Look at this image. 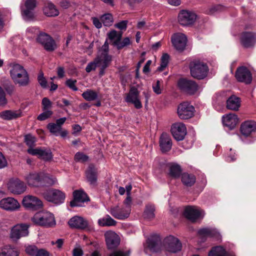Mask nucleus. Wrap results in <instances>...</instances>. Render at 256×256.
<instances>
[{
	"label": "nucleus",
	"instance_id": "nucleus-1",
	"mask_svg": "<svg viewBox=\"0 0 256 256\" xmlns=\"http://www.w3.org/2000/svg\"><path fill=\"white\" fill-rule=\"evenodd\" d=\"M10 74L14 82L20 86H26L29 83L28 73L20 64H14L10 70Z\"/></svg>",
	"mask_w": 256,
	"mask_h": 256
},
{
	"label": "nucleus",
	"instance_id": "nucleus-2",
	"mask_svg": "<svg viewBox=\"0 0 256 256\" xmlns=\"http://www.w3.org/2000/svg\"><path fill=\"white\" fill-rule=\"evenodd\" d=\"M32 221L35 224L46 227L53 226L56 224L54 215L48 212H36L32 218Z\"/></svg>",
	"mask_w": 256,
	"mask_h": 256
},
{
	"label": "nucleus",
	"instance_id": "nucleus-3",
	"mask_svg": "<svg viewBox=\"0 0 256 256\" xmlns=\"http://www.w3.org/2000/svg\"><path fill=\"white\" fill-rule=\"evenodd\" d=\"M182 244L176 237L170 235L163 240L162 250L166 252L175 254L180 252Z\"/></svg>",
	"mask_w": 256,
	"mask_h": 256
},
{
	"label": "nucleus",
	"instance_id": "nucleus-4",
	"mask_svg": "<svg viewBox=\"0 0 256 256\" xmlns=\"http://www.w3.org/2000/svg\"><path fill=\"white\" fill-rule=\"evenodd\" d=\"M190 68L192 76L198 80L206 78L208 71L207 65L200 60L192 62L190 64Z\"/></svg>",
	"mask_w": 256,
	"mask_h": 256
},
{
	"label": "nucleus",
	"instance_id": "nucleus-5",
	"mask_svg": "<svg viewBox=\"0 0 256 256\" xmlns=\"http://www.w3.org/2000/svg\"><path fill=\"white\" fill-rule=\"evenodd\" d=\"M22 204L26 210L32 211L40 210L44 206L43 202L40 198L31 194L24 196Z\"/></svg>",
	"mask_w": 256,
	"mask_h": 256
},
{
	"label": "nucleus",
	"instance_id": "nucleus-6",
	"mask_svg": "<svg viewBox=\"0 0 256 256\" xmlns=\"http://www.w3.org/2000/svg\"><path fill=\"white\" fill-rule=\"evenodd\" d=\"M8 190L14 195L23 194L26 189V186L24 182L18 178L10 179L6 183Z\"/></svg>",
	"mask_w": 256,
	"mask_h": 256
},
{
	"label": "nucleus",
	"instance_id": "nucleus-7",
	"mask_svg": "<svg viewBox=\"0 0 256 256\" xmlns=\"http://www.w3.org/2000/svg\"><path fill=\"white\" fill-rule=\"evenodd\" d=\"M44 198L48 202L56 204H60L64 202L65 194L58 190L51 189L42 194Z\"/></svg>",
	"mask_w": 256,
	"mask_h": 256
},
{
	"label": "nucleus",
	"instance_id": "nucleus-8",
	"mask_svg": "<svg viewBox=\"0 0 256 256\" xmlns=\"http://www.w3.org/2000/svg\"><path fill=\"white\" fill-rule=\"evenodd\" d=\"M198 16L193 11L182 10L178 14L179 24L184 26H189L193 24L196 21Z\"/></svg>",
	"mask_w": 256,
	"mask_h": 256
},
{
	"label": "nucleus",
	"instance_id": "nucleus-9",
	"mask_svg": "<svg viewBox=\"0 0 256 256\" xmlns=\"http://www.w3.org/2000/svg\"><path fill=\"white\" fill-rule=\"evenodd\" d=\"M0 208L7 212H16L20 210V204L12 197H8L0 200Z\"/></svg>",
	"mask_w": 256,
	"mask_h": 256
},
{
	"label": "nucleus",
	"instance_id": "nucleus-10",
	"mask_svg": "<svg viewBox=\"0 0 256 256\" xmlns=\"http://www.w3.org/2000/svg\"><path fill=\"white\" fill-rule=\"evenodd\" d=\"M178 86L181 90L189 94H194L199 88L194 81L185 78L180 79L178 82Z\"/></svg>",
	"mask_w": 256,
	"mask_h": 256
},
{
	"label": "nucleus",
	"instance_id": "nucleus-11",
	"mask_svg": "<svg viewBox=\"0 0 256 256\" xmlns=\"http://www.w3.org/2000/svg\"><path fill=\"white\" fill-rule=\"evenodd\" d=\"M29 225L26 224H18L13 226L10 231V237L14 240H17L20 238L28 236Z\"/></svg>",
	"mask_w": 256,
	"mask_h": 256
},
{
	"label": "nucleus",
	"instance_id": "nucleus-12",
	"mask_svg": "<svg viewBox=\"0 0 256 256\" xmlns=\"http://www.w3.org/2000/svg\"><path fill=\"white\" fill-rule=\"evenodd\" d=\"M194 108L190 103L184 102L179 104L177 113L180 119L187 120L191 118L194 114Z\"/></svg>",
	"mask_w": 256,
	"mask_h": 256
},
{
	"label": "nucleus",
	"instance_id": "nucleus-13",
	"mask_svg": "<svg viewBox=\"0 0 256 256\" xmlns=\"http://www.w3.org/2000/svg\"><path fill=\"white\" fill-rule=\"evenodd\" d=\"M37 41L40 43L47 51H53L56 48L54 40L48 34L42 32L39 34Z\"/></svg>",
	"mask_w": 256,
	"mask_h": 256
},
{
	"label": "nucleus",
	"instance_id": "nucleus-14",
	"mask_svg": "<svg viewBox=\"0 0 256 256\" xmlns=\"http://www.w3.org/2000/svg\"><path fill=\"white\" fill-rule=\"evenodd\" d=\"M171 132L176 140H182L186 134V128L183 123L176 122L172 125Z\"/></svg>",
	"mask_w": 256,
	"mask_h": 256
},
{
	"label": "nucleus",
	"instance_id": "nucleus-15",
	"mask_svg": "<svg viewBox=\"0 0 256 256\" xmlns=\"http://www.w3.org/2000/svg\"><path fill=\"white\" fill-rule=\"evenodd\" d=\"M42 172H32L25 176L27 184L30 187H42Z\"/></svg>",
	"mask_w": 256,
	"mask_h": 256
},
{
	"label": "nucleus",
	"instance_id": "nucleus-16",
	"mask_svg": "<svg viewBox=\"0 0 256 256\" xmlns=\"http://www.w3.org/2000/svg\"><path fill=\"white\" fill-rule=\"evenodd\" d=\"M74 200L70 202L71 206H82L83 204L89 200L86 194L82 190H76L73 192Z\"/></svg>",
	"mask_w": 256,
	"mask_h": 256
},
{
	"label": "nucleus",
	"instance_id": "nucleus-17",
	"mask_svg": "<svg viewBox=\"0 0 256 256\" xmlns=\"http://www.w3.org/2000/svg\"><path fill=\"white\" fill-rule=\"evenodd\" d=\"M125 100L127 102L132 104L136 108H140L142 107V104L139 98V92L134 87H132L130 89Z\"/></svg>",
	"mask_w": 256,
	"mask_h": 256
},
{
	"label": "nucleus",
	"instance_id": "nucleus-18",
	"mask_svg": "<svg viewBox=\"0 0 256 256\" xmlns=\"http://www.w3.org/2000/svg\"><path fill=\"white\" fill-rule=\"evenodd\" d=\"M172 41L174 47L179 51L184 50L186 46L187 38L182 33H177L172 36Z\"/></svg>",
	"mask_w": 256,
	"mask_h": 256
},
{
	"label": "nucleus",
	"instance_id": "nucleus-19",
	"mask_svg": "<svg viewBox=\"0 0 256 256\" xmlns=\"http://www.w3.org/2000/svg\"><path fill=\"white\" fill-rule=\"evenodd\" d=\"M104 236L108 249L114 248L119 245L120 238L115 232L111 230L107 231Z\"/></svg>",
	"mask_w": 256,
	"mask_h": 256
},
{
	"label": "nucleus",
	"instance_id": "nucleus-20",
	"mask_svg": "<svg viewBox=\"0 0 256 256\" xmlns=\"http://www.w3.org/2000/svg\"><path fill=\"white\" fill-rule=\"evenodd\" d=\"M236 78L238 82H244L246 84L250 83L252 80L251 72L244 66H242L237 69Z\"/></svg>",
	"mask_w": 256,
	"mask_h": 256
},
{
	"label": "nucleus",
	"instance_id": "nucleus-21",
	"mask_svg": "<svg viewBox=\"0 0 256 256\" xmlns=\"http://www.w3.org/2000/svg\"><path fill=\"white\" fill-rule=\"evenodd\" d=\"M95 60L100 68V74L102 75L104 70L108 66L112 61V56L108 54H98Z\"/></svg>",
	"mask_w": 256,
	"mask_h": 256
},
{
	"label": "nucleus",
	"instance_id": "nucleus-22",
	"mask_svg": "<svg viewBox=\"0 0 256 256\" xmlns=\"http://www.w3.org/2000/svg\"><path fill=\"white\" fill-rule=\"evenodd\" d=\"M160 239L158 236H154L149 238L146 242V245L145 246L144 250L146 252L148 253L150 250L152 252H158L161 249L159 246V243Z\"/></svg>",
	"mask_w": 256,
	"mask_h": 256
},
{
	"label": "nucleus",
	"instance_id": "nucleus-23",
	"mask_svg": "<svg viewBox=\"0 0 256 256\" xmlns=\"http://www.w3.org/2000/svg\"><path fill=\"white\" fill-rule=\"evenodd\" d=\"M222 120L223 124L229 130L234 128L239 122L237 115L233 113H230L223 116Z\"/></svg>",
	"mask_w": 256,
	"mask_h": 256
},
{
	"label": "nucleus",
	"instance_id": "nucleus-24",
	"mask_svg": "<svg viewBox=\"0 0 256 256\" xmlns=\"http://www.w3.org/2000/svg\"><path fill=\"white\" fill-rule=\"evenodd\" d=\"M256 41L254 34L250 32H244L240 36L241 44L245 48H249L254 45Z\"/></svg>",
	"mask_w": 256,
	"mask_h": 256
},
{
	"label": "nucleus",
	"instance_id": "nucleus-25",
	"mask_svg": "<svg viewBox=\"0 0 256 256\" xmlns=\"http://www.w3.org/2000/svg\"><path fill=\"white\" fill-rule=\"evenodd\" d=\"M240 130L243 136H248L256 130V122L252 120L246 121L242 124Z\"/></svg>",
	"mask_w": 256,
	"mask_h": 256
},
{
	"label": "nucleus",
	"instance_id": "nucleus-26",
	"mask_svg": "<svg viewBox=\"0 0 256 256\" xmlns=\"http://www.w3.org/2000/svg\"><path fill=\"white\" fill-rule=\"evenodd\" d=\"M68 224L72 228L83 230L88 227V222L83 218L75 216L69 220Z\"/></svg>",
	"mask_w": 256,
	"mask_h": 256
},
{
	"label": "nucleus",
	"instance_id": "nucleus-27",
	"mask_svg": "<svg viewBox=\"0 0 256 256\" xmlns=\"http://www.w3.org/2000/svg\"><path fill=\"white\" fill-rule=\"evenodd\" d=\"M131 210L124 207L120 208L118 206L112 208L110 210V213L114 218L118 219H124L128 216Z\"/></svg>",
	"mask_w": 256,
	"mask_h": 256
},
{
	"label": "nucleus",
	"instance_id": "nucleus-28",
	"mask_svg": "<svg viewBox=\"0 0 256 256\" xmlns=\"http://www.w3.org/2000/svg\"><path fill=\"white\" fill-rule=\"evenodd\" d=\"M198 234L203 237H210L218 240L221 239L220 232L215 228H204L199 230Z\"/></svg>",
	"mask_w": 256,
	"mask_h": 256
},
{
	"label": "nucleus",
	"instance_id": "nucleus-29",
	"mask_svg": "<svg viewBox=\"0 0 256 256\" xmlns=\"http://www.w3.org/2000/svg\"><path fill=\"white\" fill-rule=\"evenodd\" d=\"M200 214V211L194 206H188L184 210V216L186 217L192 222L198 218Z\"/></svg>",
	"mask_w": 256,
	"mask_h": 256
},
{
	"label": "nucleus",
	"instance_id": "nucleus-30",
	"mask_svg": "<svg viewBox=\"0 0 256 256\" xmlns=\"http://www.w3.org/2000/svg\"><path fill=\"white\" fill-rule=\"evenodd\" d=\"M22 116L20 110H6L0 113V116L5 120H12L20 118Z\"/></svg>",
	"mask_w": 256,
	"mask_h": 256
},
{
	"label": "nucleus",
	"instance_id": "nucleus-31",
	"mask_svg": "<svg viewBox=\"0 0 256 256\" xmlns=\"http://www.w3.org/2000/svg\"><path fill=\"white\" fill-rule=\"evenodd\" d=\"M160 145L162 152H168L171 149L172 143L171 139L168 134L163 133L161 135Z\"/></svg>",
	"mask_w": 256,
	"mask_h": 256
},
{
	"label": "nucleus",
	"instance_id": "nucleus-32",
	"mask_svg": "<svg viewBox=\"0 0 256 256\" xmlns=\"http://www.w3.org/2000/svg\"><path fill=\"white\" fill-rule=\"evenodd\" d=\"M57 183L56 178L48 174L42 172V187L49 186Z\"/></svg>",
	"mask_w": 256,
	"mask_h": 256
},
{
	"label": "nucleus",
	"instance_id": "nucleus-33",
	"mask_svg": "<svg viewBox=\"0 0 256 256\" xmlns=\"http://www.w3.org/2000/svg\"><path fill=\"white\" fill-rule=\"evenodd\" d=\"M208 256H236L234 254L226 250L222 246L213 248L208 253Z\"/></svg>",
	"mask_w": 256,
	"mask_h": 256
},
{
	"label": "nucleus",
	"instance_id": "nucleus-34",
	"mask_svg": "<svg viewBox=\"0 0 256 256\" xmlns=\"http://www.w3.org/2000/svg\"><path fill=\"white\" fill-rule=\"evenodd\" d=\"M36 4L35 0H26L25 2V6L26 9L22 10V14L24 16L28 18H33V13L32 10L36 7Z\"/></svg>",
	"mask_w": 256,
	"mask_h": 256
},
{
	"label": "nucleus",
	"instance_id": "nucleus-35",
	"mask_svg": "<svg viewBox=\"0 0 256 256\" xmlns=\"http://www.w3.org/2000/svg\"><path fill=\"white\" fill-rule=\"evenodd\" d=\"M240 100L235 96H231L226 101V108L229 110H237L240 107Z\"/></svg>",
	"mask_w": 256,
	"mask_h": 256
},
{
	"label": "nucleus",
	"instance_id": "nucleus-36",
	"mask_svg": "<svg viewBox=\"0 0 256 256\" xmlns=\"http://www.w3.org/2000/svg\"><path fill=\"white\" fill-rule=\"evenodd\" d=\"M44 14L48 16H56L58 15L59 12L56 6L51 2L47 3L43 8Z\"/></svg>",
	"mask_w": 256,
	"mask_h": 256
},
{
	"label": "nucleus",
	"instance_id": "nucleus-37",
	"mask_svg": "<svg viewBox=\"0 0 256 256\" xmlns=\"http://www.w3.org/2000/svg\"><path fill=\"white\" fill-rule=\"evenodd\" d=\"M88 180L91 184H94L97 179L96 170L93 165H90L86 172Z\"/></svg>",
	"mask_w": 256,
	"mask_h": 256
},
{
	"label": "nucleus",
	"instance_id": "nucleus-38",
	"mask_svg": "<svg viewBox=\"0 0 256 256\" xmlns=\"http://www.w3.org/2000/svg\"><path fill=\"white\" fill-rule=\"evenodd\" d=\"M98 223L99 226L104 227L114 226L116 224V222L109 215H106L99 218L98 220Z\"/></svg>",
	"mask_w": 256,
	"mask_h": 256
},
{
	"label": "nucleus",
	"instance_id": "nucleus-39",
	"mask_svg": "<svg viewBox=\"0 0 256 256\" xmlns=\"http://www.w3.org/2000/svg\"><path fill=\"white\" fill-rule=\"evenodd\" d=\"M108 36L112 44L116 46L119 41L121 40L122 34L118 32L115 30H112L108 34Z\"/></svg>",
	"mask_w": 256,
	"mask_h": 256
},
{
	"label": "nucleus",
	"instance_id": "nucleus-40",
	"mask_svg": "<svg viewBox=\"0 0 256 256\" xmlns=\"http://www.w3.org/2000/svg\"><path fill=\"white\" fill-rule=\"evenodd\" d=\"M155 206L152 204H148L146 206L144 212V218L151 220L154 218L155 216Z\"/></svg>",
	"mask_w": 256,
	"mask_h": 256
},
{
	"label": "nucleus",
	"instance_id": "nucleus-41",
	"mask_svg": "<svg viewBox=\"0 0 256 256\" xmlns=\"http://www.w3.org/2000/svg\"><path fill=\"white\" fill-rule=\"evenodd\" d=\"M18 252L10 246H6L0 250V256H18Z\"/></svg>",
	"mask_w": 256,
	"mask_h": 256
},
{
	"label": "nucleus",
	"instance_id": "nucleus-42",
	"mask_svg": "<svg viewBox=\"0 0 256 256\" xmlns=\"http://www.w3.org/2000/svg\"><path fill=\"white\" fill-rule=\"evenodd\" d=\"M182 182L186 186H190L196 182L194 176L188 173H184L182 176Z\"/></svg>",
	"mask_w": 256,
	"mask_h": 256
},
{
	"label": "nucleus",
	"instance_id": "nucleus-43",
	"mask_svg": "<svg viewBox=\"0 0 256 256\" xmlns=\"http://www.w3.org/2000/svg\"><path fill=\"white\" fill-rule=\"evenodd\" d=\"M84 99L87 101H93L98 99V93L92 90H87L82 94Z\"/></svg>",
	"mask_w": 256,
	"mask_h": 256
},
{
	"label": "nucleus",
	"instance_id": "nucleus-44",
	"mask_svg": "<svg viewBox=\"0 0 256 256\" xmlns=\"http://www.w3.org/2000/svg\"><path fill=\"white\" fill-rule=\"evenodd\" d=\"M170 174L174 178H178L180 176L182 170L180 166L176 164H170L169 166Z\"/></svg>",
	"mask_w": 256,
	"mask_h": 256
},
{
	"label": "nucleus",
	"instance_id": "nucleus-45",
	"mask_svg": "<svg viewBox=\"0 0 256 256\" xmlns=\"http://www.w3.org/2000/svg\"><path fill=\"white\" fill-rule=\"evenodd\" d=\"M38 158L45 161H50L52 158V154L50 150L42 148Z\"/></svg>",
	"mask_w": 256,
	"mask_h": 256
},
{
	"label": "nucleus",
	"instance_id": "nucleus-46",
	"mask_svg": "<svg viewBox=\"0 0 256 256\" xmlns=\"http://www.w3.org/2000/svg\"><path fill=\"white\" fill-rule=\"evenodd\" d=\"M100 20L106 26H110L112 25L114 20L112 16L110 14H106L100 16Z\"/></svg>",
	"mask_w": 256,
	"mask_h": 256
},
{
	"label": "nucleus",
	"instance_id": "nucleus-47",
	"mask_svg": "<svg viewBox=\"0 0 256 256\" xmlns=\"http://www.w3.org/2000/svg\"><path fill=\"white\" fill-rule=\"evenodd\" d=\"M170 56L168 54H164L160 58V65L158 68L159 71H162L168 66Z\"/></svg>",
	"mask_w": 256,
	"mask_h": 256
},
{
	"label": "nucleus",
	"instance_id": "nucleus-48",
	"mask_svg": "<svg viewBox=\"0 0 256 256\" xmlns=\"http://www.w3.org/2000/svg\"><path fill=\"white\" fill-rule=\"evenodd\" d=\"M47 128L51 133L56 136L58 134V132H60L62 130L61 127H60L56 124L54 123H50L48 124Z\"/></svg>",
	"mask_w": 256,
	"mask_h": 256
},
{
	"label": "nucleus",
	"instance_id": "nucleus-49",
	"mask_svg": "<svg viewBox=\"0 0 256 256\" xmlns=\"http://www.w3.org/2000/svg\"><path fill=\"white\" fill-rule=\"evenodd\" d=\"M88 157L81 152H78L74 156V160L76 162H84L88 160Z\"/></svg>",
	"mask_w": 256,
	"mask_h": 256
},
{
	"label": "nucleus",
	"instance_id": "nucleus-50",
	"mask_svg": "<svg viewBox=\"0 0 256 256\" xmlns=\"http://www.w3.org/2000/svg\"><path fill=\"white\" fill-rule=\"evenodd\" d=\"M162 82L160 80H157L155 83L153 84L152 90L156 94H162Z\"/></svg>",
	"mask_w": 256,
	"mask_h": 256
},
{
	"label": "nucleus",
	"instance_id": "nucleus-51",
	"mask_svg": "<svg viewBox=\"0 0 256 256\" xmlns=\"http://www.w3.org/2000/svg\"><path fill=\"white\" fill-rule=\"evenodd\" d=\"M131 44V41L129 38L126 37L124 38L122 41L120 40L118 42L116 47L118 50H120L123 48H124L130 45Z\"/></svg>",
	"mask_w": 256,
	"mask_h": 256
},
{
	"label": "nucleus",
	"instance_id": "nucleus-52",
	"mask_svg": "<svg viewBox=\"0 0 256 256\" xmlns=\"http://www.w3.org/2000/svg\"><path fill=\"white\" fill-rule=\"evenodd\" d=\"M223 8V6L220 5L213 6L207 10L206 13L209 14H213L217 12L221 11Z\"/></svg>",
	"mask_w": 256,
	"mask_h": 256
},
{
	"label": "nucleus",
	"instance_id": "nucleus-53",
	"mask_svg": "<svg viewBox=\"0 0 256 256\" xmlns=\"http://www.w3.org/2000/svg\"><path fill=\"white\" fill-rule=\"evenodd\" d=\"M38 249L33 245L28 246L26 248V252L32 256H36Z\"/></svg>",
	"mask_w": 256,
	"mask_h": 256
},
{
	"label": "nucleus",
	"instance_id": "nucleus-54",
	"mask_svg": "<svg viewBox=\"0 0 256 256\" xmlns=\"http://www.w3.org/2000/svg\"><path fill=\"white\" fill-rule=\"evenodd\" d=\"M24 140L26 144L30 148L36 142V138L30 134L26 136Z\"/></svg>",
	"mask_w": 256,
	"mask_h": 256
},
{
	"label": "nucleus",
	"instance_id": "nucleus-55",
	"mask_svg": "<svg viewBox=\"0 0 256 256\" xmlns=\"http://www.w3.org/2000/svg\"><path fill=\"white\" fill-rule=\"evenodd\" d=\"M38 80L40 84L44 88L47 87V81L44 76L42 72H40L38 77Z\"/></svg>",
	"mask_w": 256,
	"mask_h": 256
},
{
	"label": "nucleus",
	"instance_id": "nucleus-56",
	"mask_svg": "<svg viewBox=\"0 0 256 256\" xmlns=\"http://www.w3.org/2000/svg\"><path fill=\"white\" fill-rule=\"evenodd\" d=\"M98 68V65L95 60L88 64L86 68V70L87 72H90L92 70H95L96 68Z\"/></svg>",
	"mask_w": 256,
	"mask_h": 256
},
{
	"label": "nucleus",
	"instance_id": "nucleus-57",
	"mask_svg": "<svg viewBox=\"0 0 256 256\" xmlns=\"http://www.w3.org/2000/svg\"><path fill=\"white\" fill-rule=\"evenodd\" d=\"M76 80L69 79L66 81V84L72 90L76 91L78 90V88L76 86Z\"/></svg>",
	"mask_w": 256,
	"mask_h": 256
},
{
	"label": "nucleus",
	"instance_id": "nucleus-58",
	"mask_svg": "<svg viewBox=\"0 0 256 256\" xmlns=\"http://www.w3.org/2000/svg\"><path fill=\"white\" fill-rule=\"evenodd\" d=\"M52 114V112L50 110L45 111L38 116V120H44L50 117Z\"/></svg>",
	"mask_w": 256,
	"mask_h": 256
},
{
	"label": "nucleus",
	"instance_id": "nucleus-59",
	"mask_svg": "<svg viewBox=\"0 0 256 256\" xmlns=\"http://www.w3.org/2000/svg\"><path fill=\"white\" fill-rule=\"evenodd\" d=\"M7 165L8 162L5 156L0 152V169L4 168Z\"/></svg>",
	"mask_w": 256,
	"mask_h": 256
},
{
	"label": "nucleus",
	"instance_id": "nucleus-60",
	"mask_svg": "<svg viewBox=\"0 0 256 256\" xmlns=\"http://www.w3.org/2000/svg\"><path fill=\"white\" fill-rule=\"evenodd\" d=\"M42 148H30L28 150V154L33 155V156H37L38 157L39 156L40 150Z\"/></svg>",
	"mask_w": 256,
	"mask_h": 256
},
{
	"label": "nucleus",
	"instance_id": "nucleus-61",
	"mask_svg": "<svg viewBox=\"0 0 256 256\" xmlns=\"http://www.w3.org/2000/svg\"><path fill=\"white\" fill-rule=\"evenodd\" d=\"M92 20L93 24L97 28H100L102 27V22L100 20L96 17H92Z\"/></svg>",
	"mask_w": 256,
	"mask_h": 256
},
{
	"label": "nucleus",
	"instance_id": "nucleus-62",
	"mask_svg": "<svg viewBox=\"0 0 256 256\" xmlns=\"http://www.w3.org/2000/svg\"><path fill=\"white\" fill-rule=\"evenodd\" d=\"M128 22L126 20H123L118 23L116 24L114 26L116 28L121 30H124L126 28Z\"/></svg>",
	"mask_w": 256,
	"mask_h": 256
},
{
	"label": "nucleus",
	"instance_id": "nucleus-63",
	"mask_svg": "<svg viewBox=\"0 0 256 256\" xmlns=\"http://www.w3.org/2000/svg\"><path fill=\"white\" fill-rule=\"evenodd\" d=\"M132 202V198L131 196H126V198L124 202V208L130 209V206Z\"/></svg>",
	"mask_w": 256,
	"mask_h": 256
},
{
	"label": "nucleus",
	"instance_id": "nucleus-64",
	"mask_svg": "<svg viewBox=\"0 0 256 256\" xmlns=\"http://www.w3.org/2000/svg\"><path fill=\"white\" fill-rule=\"evenodd\" d=\"M73 256H82L83 252L80 247L74 248L72 252Z\"/></svg>",
	"mask_w": 256,
	"mask_h": 256
}]
</instances>
